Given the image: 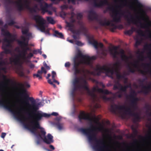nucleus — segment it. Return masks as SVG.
<instances>
[{"mask_svg": "<svg viewBox=\"0 0 151 151\" xmlns=\"http://www.w3.org/2000/svg\"><path fill=\"white\" fill-rule=\"evenodd\" d=\"M24 4H23L22 3V0H21V3L23 4L24 7V9L22 11L24 10L25 8H26L28 10L29 8L30 7L29 6V2L28 0H24Z\"/></svg>", "mask_w": 151, "mask_h": 151, "instance_id": "26", "label": "nucleus"}, {"mask_svg": "<svg viewBox=\"0 0 151 151\" xmlns=\"http://www.w3.org/2000/svg\"><path fill=\"white\" fill-rule=\"evenodd\" d=\"M133 33V31L132 30H129L125 32V34L129 35H131Z\"/></svg>", "mask_w": 151, "mask_h": 151, "instance_id": "48", "label": "nucleus"}, {"mask_svg": "<svg viewBox=\"0 0 151 151\" xmlns=\"http://www.w3.org/2000/svg\"><path fill=\"white\" fill-rule=\"evenodd\" d=\"M29 37H25L24 36H22L21 37V39L22 40V41H24L26 42L28 40V39H29Z\"/></svg>", "mask_w": 151, "mask_h": 151, "instance_id": "44", "label": "nucleus"}, {"mask_svg": "<svg viewBox=\"0 0 151 151\" xmlns=\"http://www.w3.org/2000/svg\"><path fill=\"white\" fill-rule=\"evenodd\" d=\"M76 57L82 58L83 59L81 61H82V63L90 66L92 65L91 60H94L96 59V57L95 56L90 57L87 55H83L81 52H79L78 53Z\"/></svg>", "mask_w": 151, "mask_h": 151, "instance_id": "17", "label": "nucleus"}, {"mask_svg": "<svg viewBox=\"0 0 151 151\" xmlns=\"http://www.w3.org/2000/svg\"><path fill=\"white\" fill-rule=\"evenodd\" d=\"M4 7L7 12H9L12 10V7L9 5L14 3L16 4L17 10L21 12L24 9L23 4L21 3V0H19L18 1H14L13 0H4Z\"/></svg>", "mask_w": 151, "mask_h": 151, "instance_id": "14", "label": "nucleus"}, {"mask_svg": "<svg viewBox=\"0 0 151 151\" xmlns=\"http://www.w3.org/2000/svg\"><path fill=\"white\" fill-rule=\"evenodd\" d=\"M88 17L90 20L92 21L94 19L96 20L101 26H115L114 24L111 23L109 21H107L106 19L103 21L101 19L98 18L96 12L93 10H91L89 11Z\"/></svg>", "mask_w": 151, "mask_h": 151, "instance_id": "10", "label": "nucleus"}, {"mask_svg": "<svg viewBox=\"0 0 151 151\" xmlns=\"http://www.w3.org/2000/svg\"><path fill=\"white\" fill-rule=\"evenodd\" d=\"M138 101L139 99L137 97L134 98L131 100V106L134 109V110H136L137 108V102Z\"/></svg>", "mask_w": 151, "mask_h": 151, "instance_id": "23", "label": "nucleus"}, {"mask_svg": "<svg viewBox=\"0 0 151 151\" xmlns=\"http://www.w3.org/2000/svg\"><path fill=\"white\" fill-rule=\"evenodd\" d=\"M43 73L41 70H38L37 72V74H34L33 75V77H34L35 76H36L37 78H38L39 79H40L42 78V76H41Z\"/></svg>", "mask_w": 151, "mask_h": 151, "instance_id": "31", "label": "nucleus"}, {"mask_svg": "<svg viewBox=\"0 0 151 151\" xmlns=\"http://www.w3.org/2000/svg\"><path fill=\"white\" fill-rule=\"evenodd\" d=\"M142 66L145 68H149L150 67V64L149 63H142Z\"/></svg>", "mask_w": 151, "mask_h": 151, "instance_id": "55", "label": "nucleus"}, {"mask_svg": "<svg viewBox=\"0 0 151 151\" xmlns=\"http://www.w3.org/2000/svg\"><path fill=\"white\" fill-rule=\"evenodd\" d=\"M138 142V140L137 139H134L133 142L132 143H131V145L133 146L134 145H136V146L137 148L139 147V146L137 145V143Z\"/></svg>", "mask_w": 151, "mask_h": 151, "instance_id": "47", "label": "nucleus"}, {"mask_svg": "<svg viewBox=\"0 0 151 151\" xmlns=\"http://www.w3.org/2000/svg\"><path fill=\"white\" fill-rule=\"evenodd\" d=\"M144 52H141L139 55L138 57V58L140 60L143 61L144 60V59L145 58L144 56L143 55Z\"/></svg>", "mask_w": 151, "mask_h": 151, "instance_id": "42", "label": "nucleus"}, {"mask_svg": "<svg viewBox=\"0 0 151 151\" xmlns=\"http://www.w3.org/2000/svg\"><path fill=\"white\" fill-rule=\"evenodd\" d=\"M116 94L117 96L119 98H121L122 96V94L119 91L116 92Z\"/></svg>", "mask_w": 151, "mask_h": 151, "instance_id": "51", "label": "nucleus"}, {"mask_svg": "<svg viewBox=\"0 0 151 151\" xmlns=\"http://www.w3.org/2000/svg\"><path fill=\"white\" fill-rule=\"evenodd\" d=\"M35 0L39 3L40 7H41L43 10H45L48 6V4L46 3L45 2L43 3L42 2L43 0Z\"/></svg>", "mask_w": 151, "mask_h": 151, "instance_id": "24", "label": "nucleus"}, {"mask_svg": "<svg viewBox=\"0 0 151 151\" xmlns=\"http://www.w3.org/2000/svg\"><path fill=\"white\" fill-rule=\"evenodd\" d=\"M128 68L129 72L132 73H134L135 72V70L134 68H132L129 65H128Z\"/></svg>", "mask_w": 151, "mask_h": 151, "instance_id": "39", "label": "nucleus"}, {"mask_svg": "<svg viewBox=\"0 0 151 151\" xmlns=\"http://www.w3.org/2000/svg\"><path fill=\"white\" fill-rule=\"evenodd\" d=\"M47 21L50 24H54L55 23V22L53 19L51 17H47Z\"/></svg>", "mask_w": 151, "mask_h": 151, "instance_id": "35", "label": "nucleus"}, {"mask_svg": "<svg viewBox=\"0 0 151 151\" xmlns=\"http://www.w3.org/2000/svg\"><path fill=\"white\" fill-rule=\"evenodd\" d=\"M33 56V53L31 52L29 53L27 56V58L29 59Z\"/></svg>", "mask_w": 151, "mask_h": 151, "instance_id": "54", "label": "nucleus"}, {"mask_svg": "<svg viewBox=\"0 0 151 151\" xmlns=\"http://www.w3.org/2000/svg\"><path fill=\"white\" fill-rule=\"evenodd\" d=\"M28 10L32 14L33 13H36L37 12L35 8L31 7L30 8H29Z\"/></svg>", "mask_w": 151, "mask_h": 151, "instance_id": "41", "label": "nucleus"}, {"mask_svg": "<svg viewBox=\"0 0 151 151\" xmlns=\"http://www.w3.org/2000/svg\"><path fill=\"white\" fill-rule=\"evenodd\" d=\"M138 71L140 72V73L143 75H145L146 73L145 71L140 69H139L138 70Z\"/></svg>", "mask_w": 151, "mask_h": 151, "instance_id": "64", "label": "nucleus"}, {"mask_svg": "<svg viewBox=\"0 0 151 151\" xmlns=\"http://www.w3.org/2000/svg\"><path fill=\"white\" fill-rule=\"evenodd\" d=\"M32 18L34 20L37 24V26L38 29L42 32L46 34H49V29H47L46 30L45 24L46 21L43 18L42 16L39 15H32Z\"/></svg>", "mask_w": 151, "mask_h": 151, "instance_id": "11", "label": "nucleus"}, {"mask_svg": "<svg viewBox=\"0 0 151 151\" xmlns=\"http://www.w3.org/2000/svg\"><path fill=\"white\" fill-rule=\"evenodd\" d=\"M90 43L92 44L95 48L97 49L98 48V43L97 41L93 39L89 41Z\"/></svg>", "mask_w": 151, "mask_h": 151, "instance_id": "28", "label": "nucleus"}, {"mask_svg": "<svg viewBox=\"0 0 151 151\" xmlns=\"http://www.w3.org/2000/svg\"><path fill=\"white\" fill-rule=\"evenodd\" d=\"M47 82L50 84L52 85L54 88L56 87V86L51 81L50 79H48L47 81Z\"/></svg>", "mask_w": 151, "mask_h": 151, "instance_id": "52", "label": "nucleus"}, {"mask_svg": "<svg viewBox=\"0 0 151 151\" xmlns=\"http://www.w3.org/2000/svg\"><path fill=\"white\" fill-rule=\"evenodd\" d=\"M103 99L105 101H109L111 100V97H108L105 96H103L102 97Z\"/></svg>", "mask_w": 151, "mask_h": 151, "instance_id": "38", "label": "nucleus"}, {"mask_svg": "<svg viewBox=\"0 0 151 151\" xmlns=\"http://www.w3.org/2000/svg\"><path fill=\"white\" fill-rule=\"evenodd\" d=\"M58 114L56 112H53L51 114H48L41 111L40 112L37 111L33 118H32V120L28 123H39V122L43 117L49 118L51 115L57 116H58Z\"/></svg>", "mask_w": 151, "mask_h": 151, "instance_id": "13", "label": "nucleus"}, {"mask_svg": "<svg viewBox=\"0 0 151 151\" xmlns=\"http://www.w3.org/2000/svg\"><path fill=\"white\" fill-rule=\"evenodd\" d=\"M138 61H136L135 62L134 64H132V65L135 68H137L138 67Z\"/></svg>", "mask_w": 151, "mask_h": 151, "instance_id": "61", "label": "nucleus"}, {"mask_svg": "<svg viewBox=\"0 0 151 151\" xmlns=\"http://www.w3.org/2000/svg\"><path fill=\"white\" fill-rule=\"evenodd\" d=\"M29 40V39L26 42L22 41L21 40H18L17 42L19 45L21 46L22 48L28 47Z\"/></svg>", "mask_w": 151, "mask_h": 151, "instance_id": "25", "label": "nucleus"}, {"mask_svg": "<svg viewBox=\"0 0 151 151\" xmlns=\"http://www.w3.org/2000/svg\"><path fill=\"white\" fill-rule=\"evenodd\" d=\"M62 9H67L68 8V6L66 5H63L61 6Z\"/></svg>", "mask_w": 151, "mask_h": 151, "instance_id": "57", "label": "nucleus"}, {"mask_svg": "<svg viewBox=\"0 0 151 151\" xmlns=\"http://www.w3.org/2000/svg\"><path fill=\"white\" fill-rule=\"evenodd\" d=\"M67 26L68 27H73L74 26L73 24L70 22H67Z\"/></svg>", "mask_w": 151, "mask_h": 151, "instance_id": "56", "label": "nucleus"}, {"mask_svg": "<svg viewBox=\"0 0 151 151\" xmlns=\"http://www.w3.org/2000/svg\"><path fill=\"white\" fill-rule=\"evenodd\" d=\"M24 99V103L26 104V106H27V108L28 107V104H27V102H29V99L28 98H26Z\"/></svg>", "mask_w": 151, "mask_h": 151, "instance_id": "53", "label": "nucleus"}, {"mask_svg": "<svg viewBox=\"0 0 151 151\" xmlns=\"http://www.w3.org/2000/svg\"><path fill=\"white\" fill-rule=\"evenodd\" d=\"M132 109L130 107L126 106L125 105H118L116 104L111 105L110 106V110L111 112L115 114L118 113L117 110H124V113L127 115H128L133 118L134 122H139L141 119L140 115L137 112H135L136 110Z\"/></svg>", "mask_w": 151, "mask_h": 151, "instance_id": "6", "label": "nucleus"}, {"mask_svg": "<svg viewBox=\"0 0 151 151\" xmlns=\"http://www.w3.org/2000/svg\"><path fill=\"white\" fill-rule=\"evenodd\" d=\"M81 63H82V61H77L75 60L74 61L73 69L74 71V75L76 76L78 74H81V72L84 73V69L81 70L78 68Z\"/></svg>", "mask_w": 151, "mask_h": 151, "instance_id": "18", "label": "nucleus"}, {"mask_svg": "<svg viewBox=\"0 0 151 151\" xmlns=\"http://www.w3.org/2000/svg\"><path fill=\"white\" fill-rule=\"evenodd\" d=\"M103 128V127H97L92 125L87 128H79L78 130L86 135L89 142L93 141L95 142L93 147L96 151H111L105 145L103 139H97L96 138V132L98 131H101Z\"/></svg>", "mask_w": 151, "mask_h": 151, "instance_id": "2", "label": "nucleus"}, {"mask_svg": "<svg viewBox=\"0 0 151 151\" xmlns=\"http://www.w3.org/2000/svg\"><path fill=\"white\" fill-rule=\"evenodd\" d=\"M49 7V5L48 4V6L45 9V10H43L41 7H40V9L41 10H42V12H43L44 13L45 12H47L48 13V14L49 15H52V12L51 11H49L47 9Z\"/></svg>", "mask_w": 151, "mask_h": 151, "instance_id": "34", "label": "nucleus"}, {"mask_svg": "<svg viewBox=\"0 0 151 151\" xmlns=\"http://www.w3.org/2000/svg\"><path fill=\"white\" fill-rule=\"evenodd\" d=\"M150 47H151V45H146L144 46V48L145 50H147L149 49Z\"/></svg>", "mask_w": 151, "mask_h": 151, "instance_id": "63", "label": "nucleus"}, {"mask_svg": "<svg viewBox=\"0 0 151 151\" xmlns=\"http://www.w3.org/2000/svg\"><path fill=\"white\" fill-rule=\"evenodd\" d=\"M73 88L72 93L73 96H74L76 91L84 89L87 91L88 94L92 97L94 98L96 95L94 92L97 91L98 88L94 87L91 91L88 87V84L87 81L82 78H79L76 77L73 80Z\"/></svg>", "mask_w": 151, "mask_h": 151, "instance_id": "4", "label": "nucleus"}, {"mask_svg": "<svg viewBox=\"0 0 151 151\" xmlns=\"http://www.w3.org/2000/svg\"><path fill=\"white\" fill-rule=\"evenodd\" d=\"M6 64V62L3 60H1L0 61V65L3 66L5 65Z\"/></svg>", "mask_w": 151, "mask_h": 151, "instance_id": "59", "label": "nucleus"}, {"mask_svg": "<svg viewBox=\"0 0 151 151\" xmlns=\"http://www.w3.org/2000/svg\"><path fill=\"white\" fill-rule=\"evenodd\" d=\"M15 24V22L13 20H11L8 22V25L10 26L13 25Z\"/></svg>", "mask_w": 151, "mask_h": 151, "instance_id": "50", "label": "nucleus"}, {"mask_svg": "<svg viewBox=\"0 0 151 151\" xmlns=\"http://www.w3.org/2000/svg\"><path fill=\"white\" fill-rule=\"evenodd\" d=\"M22 32L23 35H26L27 37H30L31 36V34L28 32V30L27 29H22Z\"/></svg>", "mask_w": 151, "mask_h": 151, "instance_id": "29", "label": "nucleus"}, {"mask_svg": "<svg viewBox=\"0 0 151 151\" xmlns=\"http://www.w3.org/2000/svg\"><path fill=\"white\" fill-rule=\"evenodd\" d=\"M144 81V79H143L142 80H141L140 79L139 80V81L142 84V85H141V87L142 89L140 91V92L143 93L144 94L147 95L149 93V92L148 89L146 87H147V86H144L143 84V83Z\"/></svg>", "mask_w": 151, "mask_h": 151, "instance_id": "22", "label": "nucleus"}, {"mask_svg": "<svg viewBox=\"0 0 151 151\" xmlns=\"http://www.w3.org/2000/svg\"><path fill=\"white\" fill-rule=\"evenodd\" d=\"M54 35L55 36L61 38L63 39L64 38L63 35L61 32H59L58 31L56 30L54 32Z\"/></svg>", "mask_w": 151, "mask_h": 151, "instance_id": "27", "label": "nucleus"}, {"mask_svg": "<svg viewBox=\"0 0 151 151\" xmlns=\"http://www.w3.org/2000/svg\"><path fill=\"white\" fill-rule=\"evenodd\" d=\"M56 76V73L55 72L53 71H52V78L54 79L55 78V77Z\"/></svg>", "mask_w": 151, "mask_h": 151, "instance_id": "62", "label": "nucleus"}, {"mask_svg": "<svg viewBox=\"0 0 151 151\" xmlns=\"http://www.w3.org/2000/svg\"><path fill=\"white\" fill-rule=\"evenodd\" d=\"M103 93H104L106 94H111L112 93V92L109 91L105 89L103 90Z\"/></svg>", "mask_w": 151, "mask_h": 151, "instance_id": "45", "label": "nucleus"}, {"mask_svg": "<svg viewBox=\"0 0 151 151\" xmlns=\"http://www.w3.org/2000/svg\"><path fill=\"white\" fill-rule=\"evenodd\" d=\"M1 33L3 35L6 37L3 39L4 42H6L7 44L3 43L2 46V48L4 50V52L6 54H10L11 52L10 50L7 48L8 47H11V42L12 40L8 38H11L12 37V35L8 31L5 30L4 29L1 30Z\"/></svg>", "mask_w": 151, "mask_h": 151, "instance_id": "9", "label": "nucleus"}, {"mask_svg": "<svg viewBox=\"0 0 151 151\" xmlns=\"http://www.w3.org/2000/svg\"><path fill=\"white\" fill-rule=\"evenodd\" d=\"M117 47L114 46L113 47V49L109 48V50L110 54L113 56V57L117 60V61L114 65L116 67V68L114 69L113 68H113L114 69H115L117 68L118 70H119V68L120 65L121 63L119 60V58L117 55L119 54V53L121 54L122 60L125 62H127L128 61L129 58L124 54V52L123 50H121L119 52L117 50Z\"/></svg>", "mask_w": 151, "mask_h": 151, "instance_id": "8", "label": "nucleus"}, {"mask_svg": "<svg viewBox=\"0 0 151 151\" xmlns=\"http://www.w3.org/2000/svg\"><path fill=\"white\" fill-rule=\"evenodd\" d=\"M2 78L5 81H6L7 82H10L12 81V80L10 79H7L6 78V76L3 75L2 76Z\"/></svg>", "mask_w": 151, "mask_h": 151, "instance_id": "43", "label": "nucleus"}, {"mask_svg": "<svg viewBox=\"0 0 151 151\" xmlns=\"http://www.w3.org/2000/svg\"><path fill=\"white\" fill-rule=\"evenodd\" d=\"M18 85L22 88V92L20 93L21 96H24V99L28 98L31 102L30 104L29 102H27L28 104V108L26 109L21 108L19 111H15L12 109V105L10 101L3 98L0 99V105L12 113L17 119L21 122L20 123H28L26 122L32 120L34 115L39 109L40 104L37 103L33 97L29 96L23 84L19 83Z\"/></svg>", "mask_w": 151, "mask_h": 151, "instance_id": "1", "label": "nucleus"}, {"mask_svg": "<svg viewBox=\"0 0 151 151\" xmlns=\"http://www.w3.org/2000/svg\"><path fill=\"white\" fill-rule=\"evenodd\" d=\"M128 13L130 15V18H129V17L128 15H125V17L127 19L128 25H130L131 23H133L134 24L139 23L140 26L142 28H148L149 26V23H142L141 22L140 20L139 19H138V21H137L132 15L131 13L130 12L128 11Z\"/></svg>", "mask_w": 151, "mask_h": 151, "instance_id": "16", "label": "nucleus"}, {"mask_svg": "<svg viewBox=\"0 0 151 151\" xmlns=\"http://www.w3.org/2000/svg\"><path fill=\"white\" fill-rule=\"evenodd\" d=\"M78 118L80 121L82 120H87L89 123H110L109 120L105 122H100L99 121L101 119L100 115L96 116L94 113H86L84 111H81L78 116Z\"/></svg>", "mask_w": 151, "mask_h": 151, "instance_id": "7", "label": "nucleus"}, {"mask_svg": "<svg viewBox=\"0 0 151 151\" xmlns=\"http://www.w3.org/2000/svg\"><path fill=\"white\" fill-rule=\"evenodd\" d=\"M44 66L47 69L49 70L50 69V67L48 66L46 63L44 62L43 63Z\"/></svg>", "mask_w": 151, "mask_h": 151, "instance_id": "60", "label": "nucleus"}, {"mask_svg": "<svg viewBox=\"0 0 151 151\" xmlns=\"http://www.w3.org/2000/svg\"><path fill=\"white\" fill-rule=\"evenodd\" d=\"M144 109L146 110H151V107L148 104H146L144 107Z\"/></svg>", "mask_w": 151, "mask_h": 151, "instance_id": "49", "label": "nucleus"}, {"mask_svg": "<svg viewBox=\"0 0 151 151\" xmlns=\"http://www.w3.org/2000/svg\"><path fill=\"white\" fill-rule=\"evenodd\" d=\"M62 117L61 116H58L56 117L55 119V121L56 123H59L61 121Z\"/></svg>", "mask_w": 151, "mask_h": 151, "instance_id": "36", "label": "nucleus"}, {"mask_svg": "<svg viewBox=\"0 0 151 151\" xmlns=\"http://www.w3.org/2000/svg\"><path fill=\"white\" fill-rule=\"evenodd\" d=\"M21 125L25 129L29 131L34 134L38 139L36 141L37 145L40 144V138L47 144L53 142V137L50 134H48L46 137V132L44 129L40 127V123H20Z\"/></svg>", "mask_w": 151, "mask_h": 151, "instance_id": "3", "label": "nucleus"}, {"mask_svg": "<svg viewBox=\"0 0 151 151\" xmlns=\"http://www.w3.org/2000/svg\"><path fill=\"white\" fill-rule=\"evenodd\" d=\"M105 71L107 73H110V75L109 76L111 78H113V75L116 74L117 78L119 80L121 78L124 79V83H126L127 82V78H125V75H122L120 73V70L117 68L114 69L113 68L111 69L109 67H108L106 65H104L101 66L99 65H97L96 67L94 69V70L91 72L93 75L97 76H99L101 74Z\"/></svg>", "mask_w": 151, "mask_h": 151, "instance_id": "5", "label": "nucleus"}, {"mask_svg": "<svg viewBox=\"0 0 151 151\" xmlns=\"http://www.w3.org/2000/svg\"><path fill=\"white\" fill-rule=\"evenodd\" d=\"M134 2L136 4L137 6L140 8H141L142 6V4L138 0H133Z\"/></svg>", "mask_w": 151, "mask_h": 151, "instance_id": "37", "label": "nucleus"}, {"mask_svg": "<svg viewBox=\"0 0 151 151\" xmlns=\"http://www.w3.org/2000/svg\"><path fill=\"white\" fill-rule=\"evenodd\" d=\"M110 11L112 12L111 16L113 17V21L115 22H119L121 21V15H124V13L123 12H120V11H122L121 9L118 11L115 9L113 6H109L107 7L106 10L104 11V13L106 12V11Z\"/></svg>", "mask_w": 151, "mask_h": 151, "instance_id": "12", "label": "nucleus"}, {"mask_svg": "<svg viewBox=\"0 0 151 151\" xmlns=\"http://www.w3.org/2000/svg\"><path fill=\"white\" fill-rule=\"evenodd\" d=\"M118 84L119 86H120V90L122 91L126 92L127 91V90L126 89V88H125L124 86H122L118 82Z\"/></svg>", "mask_w": 151, "mask_h": 151, "instance_id": "40", "label": "nucleus"}, {"mask_svg": "<svg viewBox=\"0 0 151 151\" xmlns=\"http://www.w3.org/2000/svg\"><path fill=\"white\" fill-rule=\"evenodd\" d=\"M83 17V15L81 13H78L77 14V19L78 20L77 23L79 26V29L77 30V33L79 34L82 33L84 35H86L88 32V29L85 26L83 22L81 21Z\"/></svg>", "mask_w": 151, "mask_h": 151, "instance_id": "15", "label": "nucleus"}, {"mask_svg": "<svg viewBox=\"0 0 151 151\" xmlns=\"http://www.w3.org/2000/svg\"><path fill=\"white\" fill-rule=\"evenodd\" d=\"M27 53L26 52H24V51L22 50V54H20L19 55L16 56V57L13 59V62L15 63V64H17L19 62V57H22L23 59H27L26 55Z\"/></svg>", "mask_w": 151, "mask_h": 151, "instance_id": "21", "label": "nucleus"}, {"mask_svg": "<svg viewBox=\"0 0 151 151\" xmlns=\"http://www.w3.org/2000/svg\"><path fill=\"white\" fill-rule=\"evenodd\" d=\"M97 0H94L93 6L96 8H101L105 5L108 4L107 0H101L99 3L96 2Z\"/></svg>", "mask_w": 151, "mask_h": 151, "instance_id": "19", "label": "nucleus"}, {"mask_svg": "<svg viewBox=\"0 0 151 151\" xmlns=\"http://www.w3.org/2000/svg\"><path fill=\"white\" fill-rule=\"evenodd\" d=\"M149 134H151L150 135H149V136H147L145 137L142 136L141 135H139V138H140L141 139H142L143 141H145L147 139H150L151 138V130L149 132Z\"/></svg>", "mask_w": 151, "mask_h": 151, "instance_id": "33", "label": "nucleus"}, {"mask_svg": "<svg viewBox=\"0 0 151 151\" xmlns=\"http://www.w3.org/2000/svg\"><path fill=\"white\" fill-rule=\"evenodd\" d=\"M76 43L77 45L79 46H82L83 45L81 42L79 41H76Z\"/></svg>", "mask_w": 151, "mask_h": 151, "instance_id": "58", "label": "nucleus"}, {"mask_svg": "<svg viewBox=\"0 0 151 151\" xmlns=\"http://www.w3.org/2000/svg\"><path fill=\"white\" fill-rule=\"evenodd\" d=\"M52 125L60 130L63 128V126L62 123H52Z\"/></svg>", "mask_w": 151, "mask_h": 151, "instance_id": "30", "label": "nucleus"}, {"mask_svg": "<svg viewBox=\"0 0 151 151\" xmlns=\"http://www.w3.org/2000/svg\"><path fill=\"white\" fill-rule=\"evenodd\" d=\"M22 48V50L24 51V52H26V53H27V51H31V49L29 47H26Z\"/></svg>", "mask_w": 151, "mask_h": 151, "instance_id": "46", "label": "nucleus"}, {"mask_svg": "<svg viewBox=\"0 0 151 151\" xmlns=\"http://www.w3.org/2000/svg\"><path fill=\"white\" fill-rule=\"evenodd\" d=\"M121 1L122 2L121 4L120 5L117 6V7L119 8H121L124 6H127V0H121Z\"/></svg>", "mask_w": 151, "mask_h": 151, "instance_id": "32", "label": "nucleus"}, {"mask_svg": "<svg viewBox=\"0 0 151 151\" xmlns=\"http://www.w3.org/2000/svg\"><path fill=\"white\" fill-rule=\"evenodd\" d=\"M15 72L20 76L25 77L24 68L21 65H20L16 67Z\"/></svg>", "mask_w": 151, "mask_h": 151, "instance_id": "20", "label": "nucleus"}]
</instances>
